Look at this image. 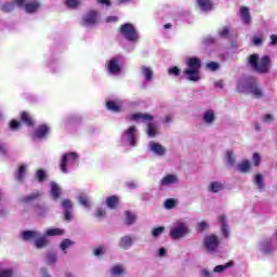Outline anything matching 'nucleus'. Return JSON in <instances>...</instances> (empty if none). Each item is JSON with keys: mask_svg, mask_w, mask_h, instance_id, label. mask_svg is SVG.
<instances>
[{"mask_svg": "<svg viewBox=\"0 0 277 277\" xmlns=\"http://www.w3.org/2000/svg\"><path fill=\"white\" fill-rule=\"evenodd\" d=\"M157 256H159L160 259H166V256H168V249L163 247L159 248L157 251Z\"/></svg>", "mask_w": 277, "mask_h": 277, "instance_id": "58", "label": "nucleus"}, {"mask_svg": "<svg viewBox=\"0 0 277 277\" xmlns=\"http://www.w3.org/2000/svg\"><path fill=\"white\" fill-rule=\"evenodd\" d=\"M98 18H101L98 11H89L82 16V25L83 27H94L98 23Z\"/></svg>", "mask_w": 277, "mask_h": 277, "instance_id": "13", "label": "nucleus"}, {"mask_svg": "<svg viewBox=\"0 0 277 277\" xmlns=\"http://www.w3.org/2000/svg\"><path fill=\"white\" fill-rule=\"evenodd\" d=\"M118 246L119 248H121V250H129L133 246V237L129 235L122 236L119 240Z\"/></svg>", "mask_w": 277, "mask_h": 277, "instance_id": "26", "label": "nucleus"}, {"mask_svg": "<svg viewBox=\"0 0 277 277\" xmlns=\"http://www.w3.org/2000/svg\"><path fill=\"white\" fill-rule=\"evenodd\" d=\"M148 150L153 155H156V157H164V155L168 153V149L166 148V146L155 141H151L148 143Z\"/></svg>", "mask_w": 277, "mask_h": 277, "instance_id": "14", "label": "nucleus"}, {"mask_svg": "<svg viewBox=\"0 0 277 277\" xmlns=\"http://www.w3.org/2000/svg\"><path fill=\"white\" fill-rule=\"evenodd\" d=\"M253 184L255 185L258 192H265V176H263V174L256 173L253 176Z\"/></svg>", "mask_w": 277, "mask_h": 277, "instance_id": "22", "label": "nucleus"}, {"mask_svg": "<svg viewBox=\"0 0 277 277\" xmlns=\"http://www.w3.org/2000/svg\"><path fill=\"white\" fill-rule=\"evenodd\" d=\"M47 263L48 265H55V263H57V255L54 253H49L47 255Z\"/></svg>", "mask_w": 277, "mask_h": 277, "instance_id": "49", "label": "nucleus"}, {"mask_svg": "<svg viewBox=\"0 0 277 277\" xmlns=\"http://www.w3.org/2000/svg\"><path fill=\"white\" fill-rule=\"evenodd\" d=\"M121 35L129 42H137L140 40V34L132 24H123L120 27Z\"/></svg>", "mask_w": 277, "mask_h": 277, "instance_id": "7", "label": "nucleus"}, {"mask_svg": "<svg viewBox=\"0 0 277 277\" xmlns=\"http://www.w3.org/2000/svg\"><path fill=\"white\" fill-rule=\"evenodd\" d=\"M40 235L41 234L38 230H26L23 232L22 237L24 241H36Z\"/></svg>", "mask_w": 277, "mask_h": 277, "instance_id": "27", "label": "nucleus"}, {"mask_svg": "<svg viewBox=\"0 0 277 277\" xmlns=\"http://www.w3.org/2000/svg\"><path fill=\"white\" fill-rule=\"evenodd\" d=\"M121 144L132 147L137 146V128H135V126H131L123 131L121 135Z\"/></svg>", "mask_w": 277, "mask_h": 277, "instance_id": "6", "label": "nucleus"}, {"mask_svg": "<svg viewBox=\"0 0 277 277\" xmlns=\"http://www.w3.org/2000/svg\"><path fill=\"white\" fill-rule=\"evenodd\" d=\"M64 233L63 228H49L44 232V235L45 237H61Z\"/></svg>", "mask_w": 277, "mask_h": 277, "instance_id": "33", "label": "nucleus"}, {"mask_svg": "<svg viewBox=\"0 0 277 277\" xmlns=\"http://www.w3.org/2000/svg\"><path fill=\"white\" fill-rule=\"evenodd\" d=\"M248 65L255 72L267 75L272 68V58L267 55L260 57L259 54H251L248 57Z\"/></svg>", "mask_w": 277, "mask_h": 277, "instance_id": "2", "label": "nucleus"}, {"mask_svg": "<svg viewBox=\"0 0 277 277\" xmlns=\"http://www.w3.org/2000/svg\"><path fill=\"white\" fill-rule=\"evenodd\" d=\"M189 235V226L184 221H176L170 228V237L172 239H183Z\"/></svg>", "mask_w": 277, "mask_h": 277, "instance_id": "5", "label": "nucleus"}, {"mask_svg": "<svg viewBox=\"0 0 277 277\" xmlns=\"http://www.w3.org/2000/svg\"><path fill=\"white\" fill-rule=\"evenodd\" d=\"M217 120V115L213 108H208L201 114V122L205 127H213Z\"/></svg>", "mask_w": 277, "mask_h": 277, "instance_id": "12", "label": "nucleus"}, {"mask_svg": "<svg viewBox=\"0 0 277 277\" xmlns=\"http://www.w3.org/2000/svg\"><path fill=\"white\" fill-rule=\"evenodd\" d=\"M213 273H214V272H209L208 269H203V271L201 272V274H202L203 277H213Z\"/></svg>", "mask_w": 277, "mask_h": 277, "instance_id": "63", "label": "nucleus"}, {"mask_svg": "<svg viewBox=\"0 0 277 277\" xmlns=\"http://www.w3.org/2000/svg\"><path fill=\"white\" fill-rule=\"evenodd\" d=\"M106 215V211L103 208H97L94 213V217H97V220H103Z\"/></svg>", "mask_w": 277, "mask_h": 277, "instance_id": "50", "label": "nucleus"}, {"mask_svg": "<svg viewBox=\"0 0 277 277\" xmlns=\"http://www.w3.org/2000/svg\"><path fill=\"white\" fill-rule=\"evenodd\" d=\"M49 130L47 124L39 126L34 133V140H44L49 135Z\"/></svg>", "mask_w": 277, "mask_h": 277, "instance_id": "23", "label": "nucleus"}, {"mask_svg": "<svg viewBox=\"0 0 277 277\" xmlns=\"http://www.w3.org/2000/svg\"><path fill=\"white\" fill-rule=\"evenodd\" d=\"M223 162L226 168H235L237 163V157L235 156V153H233V150L225 151Z\"/></svg>", "mask_w": 277, "mask_h": 277, "instance_id": "18", "label": "nucleus"}, {"mask_svg": "<svg viewBox=\"0 0 277 277\" xmlns=\"http://www.w3.org/2000/svg\"><path fill=\"white\" fill-rule=\"evenodd\" d=\"M220 247V238L213 234L203 238L202 248L206 252L213 254Z\"/></svg>", "mask_w": 277, "mask_h": 277, "instance_id": "8", "label": "nucleus"}, {"mask_svg": "<svg viewBox=\"0 0 277 277\" xmlns=\"http://www.w3.org/2000/svg\"><path fill=\"white\" fill-rule=\"evenodd\" d=\"M251 42L254 44V47H261V44H263V37L253 36L251 38Z\"/></svg>", "mask_w": 277, "mask_h": 277, "instance_id": "54", "label": "nucleus"}, {"mask_svg": "<svg viewBox=\"0 0 277 277\" xmlns=\"http://www.w3.org/2000/svg\"><path fill=\"white\" fill-rule=\"evenodd\" d=\"M140 76L143 77V79H144V81H146V83H150V81H153V79H155V71L153 70V67L142 65L140 67Z\"/></svg>", "mask_w": 277, "mask_h": 277, "instance_id": "16", "label": "nucleus"}, {"mask_svg": "<svg viewBox=\"0 0 277 277\" xmlns=\"http://www.w3.org/2000/svg\"><path fill=\"white\" fill-rule=\"evenodd\" d=\"M219 36L221 38H228V36H230V28H228V26L220 28Z\"/></svg>", "mask_w": 277, "mask_h": 277, "instance_id": "48", "label": "nucleus"}, {"mask_svg": "<svg viewBox=\"0 0 277 277\" xmlns=\"http://www.w3.org/2000/svg\"><path fill=\"white\" fill-rule=\"evenodd\" d=\"M36 179H37V181H39V183H42V181H44V179H47V171L38 170L36 172Z\"/></svg>", "mask_w": 277, "mask_h": 277, "instance_id": "51", "label": "nucleus"}, {"mask_svg": "<svg viewBox=\"0 0 277 277\" xmlns=\"http://www.w3.org/2000/svg\"><path fill=\"white\" fill-rule=\"evenodd\" d=\"M65 5H67L70 10H75L81 5V0H65Z\"/></svg>", "mask_w": 277, "mask_h": 277, "instance_id": "44", "label": "nucleus"}, {"mask_svg": "<svg viewBox=\"0 0 277 277\" xmlns=\"http://www.w3.org/2000/svg\"><path fill=\"white\" fill-rule=\"evenodd\" d=\"M208 189L209 192H212V194H217L224 189V184L222 182L214 181L208 185Z\"/></svg>", "mask_w": 277, "mask_h": 277, "instance_id": "32", "label": "nucleus"}, {"mask_svg": "<svg viewBox=\"0 0 277 277\" xmlns=\"http://www.w3.org/2000/svg\"><path fill=\"white\" fill-rule=\"evenodd\" d=\"M17 8H23L27 14H36L40 10L38 0H15Z\"/></svg>", "mask_w": 277, "mask_h": 277, "instance_id": "9", "label": "nucleus"}, {"mask_svg": "<svg viewBox=\"0 0 277 277\" xmlns=\"http://www.w3.org/2000/svg\"><path fill=\"white\" fill-rule=\"evenodd\" d=\"M123 105H124V102H122V100H115V101L106 102L107 109L109 111H114L115 114H118V111H122Z\"/></svg>", "mask_w": 277, "mask_h": 277, "instance_id": "19", "label": "nucleus"}, {"mask_svg": "<svg viewBox=\"0 0 277 277\" xmlns=\"http://www.w3.org/2000/svg\"><path fill=\"white\" fill-rule=\"evenodd\" d=\"M62 207L64 209V217L66 222H72V201L65 199L62 201Z\"/></svg>", "mask_w": 277, "mask_h": 277, "instance_id": "17", "label": "nucleus"}, {"mask_svg": "<svg viewBox=\"0 0 277 277\" xmlns=\"http://www.w3.org/2000/svg\"><path fill=\"white\" fill-rule=\"evenodd\" d=\"M27 168H28L27 164L19 166L15 174L16 181H18L19 183H23L25 181V175L27 174Z\"/></svg>", "mask_w": 277, "mask_h": 277, "instance_id": "31", "label": "nucleus"}, {"mask_svg": "<svg viewBox=\"0 0 277 277\" xmlns=\"http://www.w3.org/2000/svg\"><path fill=\"white\" fill-rule=\"evenodd\" d=\"M168 72L171 77H179V75H181V69L179 67H171L168 69Z\"/></svg>", "mask_w": 277, "mask_h": 277, "instance_id": "55", "label": "nucleus"}, {"mask_svg": "<svg viewBox=\"0 0 277 277\" xmlns=\"http://www.w3.org/2000/svg\"><path fill=\"white\" fill-rule=\"evenodd\" d=\"M124 274H127V266H124L123 264H115L110 268V276L120 277L124 276Z\"/></svg>", "mask_w": 277, "mask_h": 277, "instance_id": "25", "label": "nucleus"}, {"mask_svg": "<svg viewBox=\"0 0 277 277\" xmlns=\"http://www.w3.org/2000/svg\"><path fill=\"white\" fill-rule=\"evenodd\" d=\"M163 230H166V227H156L153 229L151 235L153 237H160Z\"/></svg>", "mask_w": 277, "mask_h": 277, "instance_id": "56", "label": "nucleus"}, {"mask_svg": "<svg viewBox=\"0 0 277 277\" xmlns=\"http://www.w3.org/2000/svg\"><path fill=\"white\" fill-rule=\"evenodd\" d=\"M197 5L201 12H211L213 10V1L211 0H197Z\"/></svg>", "mask_w": 277, "mask_h": 277, "instance_id": "28", "label": "nucleus"}, {"mask_svg": "<svg viewBox=\"0 0 277 277\" xmlns=\"http://www.w3.org/2000/svg\"><path fill=\"white\" fill-rule=\"evenodd\" d=\"M50 187H51V190H50L51 197L53 198V200H57V198L62 196V188L55 182H51Z\"/></svg>", "mask_w": 277, "mask_h": 277, "instance_id": "29", "label": "nucleus"}, {"mask_svg": "<svg viewBox=\"0 0 277 277\" xmlns=\"http://www.w3.org/2000/svg\"><path fill=\"white\" fill-rule=\"evenodd\" d=\"M107 70L110 75H120L122 68L120 67V57H113L107 64Z\"/></svg>", "mask_w": 277, "mask_h": 277, "instance_id": "15", "label": "nucleus"}, {"mask_svg": "<svg viewBox=\"0 0 277 277\" xmlns=\"http://www.w3.org/2000/svg\"><path fill=\"white\" fill-rule=\"evenodd\" d=\"M252 163L253 166H255V168H259V166H261V155H259V153L253 154Z\"/></svg>", "mask_w": 277, "mask_h": 277, "instance_id": "53", "label": "nucleus"}, {"mask_svg": "<svg viewBox=\"0 0 277 277\" xmlns=\"http://www.w3.org/2000/svg\"><path fill=\"white\" fill-rule=\"evenodd\" d=\"M240 16L246 25H250V21H252V18L250 17V9H248L247 6H241Z\"/></svg>", "mask_w": 277, "mask_h": 277, "instance_id": "35", "label": "nucleus"}, {"mask_svg": "<svg viewBox=\"0 0 277 277\" xmlns=\"http://www.w3.org/2000/svg\"><path fill=\"white\" fill-rule=\"evenodd\" d=\"M38 196H40V193H32L31 195H27L25 197L22 198V202H32V200H36V198H38Z\"/></svg>", "mask_w": 277, "mask_h": 277, "instance_id": "47", "label": "nucleus"}, {"mask_svg": "<svg viewBox=\"0 0 277 277\" xmlns=\"http://www.w3.org/2000/svg\"><path fill=\"white\" fill-rule=\"evenodd\" d=\"M15 8H16V1L14 0L13 2H6L2 4L0 10L2 12L10 13V12H14Z\"/></svg>", "mask_w": 277, "mask_h": 277, "instance_id": "39", "label": "nucleus"}, {"mask_svg": "<svg viewBox=\"0 0 277 277\" xmlns=\"http://www.w3.org/2000/svg\"><path fill=\"white\" fill-rule=\"evenodd\" d=\"M130 120H133L134 122H148L147 135L149 137H155L156 135H159V126L153 122L151 115L144 113H135L130 115Z\"/></svg>", "mask_w": 277, "mask_h": 277, "instance_id": "4", "label": "nucleus"}, {"mask_svg": "<svg viewBox=\"0 0 277 277\" xmlns=\"http://www.w3.org/2000/svg\"><path fill=\"white\" fill-rule=\"evenodd\" d=\"M35 211L39 217H44L49 211V208H47V206H38Z\"/></svg>", "mask_w": 277, "mask_h": 277, "instance_id": "43", "label": "nucleus"}, {"mask_svg": "<svg viewBox=\"0 0 277 277\" xmlns=\"http://www.w3.org/2000/svg\"><path fill=\"white\" fill-rule=\"evenodd\" d=\"M217 222L221 224V233L223 237H229L230 228H228V224L226 223V215L224 214L219 215Z\"/></svg>", "mask_w": 277, "mask_h": 277, "instance_id": "24", "label": "nucleus"}, {"mask_svg": "<svg viewBox=\"0 0 277 277\" xmlns=\"http://www.w3.org/2000/svg\"><path fill=\"white\" fill-rule=\"evenodd\" d=\"M277 44V36L276 35H272L271 36V45L272 47H276Z\"/></svg>", "mask_w": 277, "mask_h": 277, "instance_id": "64", "label": "nucleus"}, {"mask_svg": "<svg viewBox=\"0 0 277 277\" xmlns=\"http://www.w3.org/2000/svg\"><path fill=\"white\" fill-rule=\"evenodd\" d=\"M79 203L84 207V209H90L92 205L90 203V197L85 194H80L78 197Z\"/></svg>", "mask_w": 277, "mask_h": 277, "instance_id": "36", "label": "nucleus"}, {"mask_svg": "<svg viewBox=\"0 0 277 277\" xmlns=\"http://www.w3.org/2000/svg\"><path fill=\"white\" fill-rule=\"evenodd\" d=\"M228 267H233V261L224 264V265H217L214 267L213 273L214 274H223V272H226Z\"/></svg>", "mask_w": 277, "mask_h": 277, "instance_id": "40", "label": "nucleus"}, {"mask_svg": "<svg viewBox=\"0 0 277 277\" xmlns=\"http://www.w3.org/2000/svg\"><path fill=\"white\" fill-rule=\"evenodd\" d=\"M263 122H265L266 124H272V122H274V115H264Z\"/></svg>", "mask_w": 277, "mask_h": 277, "instance_id": "59", "label": "nucleus"}, {"mask_svg": "<svg viewBox=\"0 0 277 277\" xmlns=\"http://www.w3.org/2000/svg\"><path fill=\"white\" fill-rule=\"evenodd\" d=\"M77 159H79L77 153L63 155V159L61 161V172H63V174H67L68 168H70L74 163H77Z\"/></svg>", "mask_w": 277, "mask_h": 277, "instance_id": "11", "label": "nucleus"}, {"mask_svg": "<svg viewBox=\"0 0 277 277\" xmlns=\"http://www.w3.org/2000/svg\"><path fill=\"white\" fill-rule=\"evenodd\" d=\"M210 226L211 224L209 223V221H201L197 223V230L198 233H203V230H207Z\"/></svg>", "mask_w": 277, "mask_h": 277, "instance_id": "45", "label": "nucleus"}, {"mask_svg": "<svg viewBox=\"0 0 277 277\" xmlns=\"http://www.w3.org/2000/svg\"><path fill=\"white\" fill-rule=\"evenodd\" d=\"M49 243V240H47V236L40 234V236L35 241V248L41 249L44 248Z\"/></svg>", "mask_w": 277, "mask_h": 277, "instance_id": "37", "label": "nucleus"}, {"mask_svg": "<svg viewBox=\"0 0 277 277\" xmlns=\"http://www.w3.org/2000/svg\"><path fill=\"white\" fill-rule=\"evenodd\" d=\"M207 68L209 70H217L220 68V64H217L216 62H210L207 64Z\"/></svg>", "mask_w": 277, "mask_h": 277, "instance_id": "60", "label": "nucleus"}, {"mask_svg": "<svg viewBox=\"0 0 277 277\" xmlns=\"http://www.w3.org/2000/svg\"><path fill=\"white\" fill-rule=\"evenodd\" d=\"M237 90L242 94H249L252 98L261 100L265 96L263 88L254 77L240 79L237 83Z\"/></svg>", "mask_w": 277, "mask_h": 277, "instance_id": "1", "label": "nucleus"}, {"mask_svg": "<svg viewBox=\"0 0 277 277\" xmlns=\"http://www.w3.org/2000/svg\"><path fill=\"white\" fill-rule=\"evenodd\" d=\"M176 184H179V176L174 174H167L160 181V185H162V187H171V185Z\"/></svg>", "mask_w": 277, "mask_h": 277, "instance_id": "20", "label": "nucleus"}, {"mask_svg": "<svg viewBox=\"0 0 277 277\" xmlns=\"http://www.w3.org/2000/svg\"><path fill=\"white\" fill-rule=\"evenodd\" d=\"M135 220H137V217L133 214V212H126V224L131 226V224H135Z\"/></svg>", "mask_w": 277, "mask_h": 277, "instance_id": "42", "label": "nucleus"}, {"mask_svg": "<svg viewBox=\"0 0 277 277\" xmlns=\"http://www.w3.org/2000/svg\"><path fill=\"white\" fill-rule=\"evenodd\" d=\"M10 129L12 131H18V129H21V121H17V120H12L10 122Z\"/></svg>", "mask_w": 277, "mask_h": 277, "instance_id": "57", "label": "nucleus"}, {"mask_svg": "<svg viewBox=\"0 0 277 277\" xmlns=\"http://www.w3.org/2000/svg\"><path fill=\"white\" fill-rule=\"evenodd\" d=\"M94 256H104V254L107 253V247L105 246H100L93 251Z\"/></svg>", "mask_w": 277, "mask_h": 277, "instance_id": "46", "label": "nucleus"}, {"mask_svg": "<svg viewBox=\"0 0 277 277\" xmlns=\"http://www.w3.org/2000/svg\"><path fill=\"white\" fill-rule=\"evenodd\" d=\"M0 277H14V268L0 263Z\"/></svg>", "mask_w": 277, "mask_h": 277, "instance_id": "30", "label": "nucleus"}, {"mask_svg": "<svg viewBox=\"0 0 277 277\" xmlns=\"http://www.w3.org/2000/svg\"><path fill=\"white\" fill-rule=\"evenodd\" d=\"M71 246H72V241H70V239H64L61 242V250H63V252H66V250H68V248Z\"/></svg>", "mask_w": 277, "mask_h": 277, "instance_id": "52", "label": "nucleus"}, {"mask_svg": "<svg viewBox=\"0 0 277 277\" xmlns=\"http://www.w3.org/2000/svg\"><path fill=\"white\" fill-rule=\"evenodd\" d=\"M258 250L262 252V254H274L276 251V247L274 246V239L272 237L261 239L258 242Z\"/></svg>", "mask_w": 277, "mask_h": 277, "instance_id": "10", "label": "nucleus"}, {"mask_svg": "<svg viewBox=\"0 0 277 277\" xmlns=\"http://www.w3.org/2000/svg\"><path fill=\"white\" fill-rule=\"evenodd\" d=\"M127 187L129 189H137V183H135V182H128L127 183Z\"/></svg>", "mask_w": 277, "mask_h": 277, "instance_id": "62", "label": "nucleus"}, {"mask_svg": "<svg viewBox=\"0 0 277 277\" xmlns=\"http://www.w3.org/2000/svg\"><path fill=\"white\" fill-rule=\"evenodd\" d=\"M176 205H177L176 199H172V198L166 199L164 202H163V207H164V209H167L168 211L174 209V207H176Z\"/></svg>", "mask_w": 277, "mask_h": 277, "instance_id": "41", "label": "nucleus"}, {"mask_svg": "<svg viewBox=\"0 0 277 277\" xmlns=\"http://www.w3.org/2000/svg\"><path fill=\"white\" fill-rule=\"evenodd\" d=\"M236 170L241 174H250L252 172V163H250V160H242L236 164Z\"/></svg>", "mask_w": 277, "mask_h": 277, "instance_id": "21", "label": "nucleus"}, {"mask_svg": "<svg viewBox=\"0 0 277 277\" xmlns=\"http://www.w3.org/2000/svg\"><path fill=\"white\" fill-rule=\"evenodd\" d=\"M118 202H119V199H118V196L116 195H113L105 199V205L106 207H108V209H116L118 207Z\"/></svg>", "mask_w": 277, "mask_h": 277, "instance_id": "34", "label": "nucleus"}, {"mask_svg": "<svg viewBox=\"0 0 277 277\" xmlns=\"http://www.w3.org/2000/svg\"><path fill=\"white\" fill-rule=\"evenodd\" d=\"M172 120H174V117H172V115H166L163 118L164 124H170V122H172Z\"/></svg>", "mask_w": 277, "mask_h": 277, "instance_id": "61", "label": "nucleus"}, {"mask_svg": "<svg viewBox=\"0 0 277 277\" xmlns=\"http://www.w3.org/2000/svg\"><path fill=\"white\" fill-rule=\"evenodd\" d=\"M21 119L22 121H24V123L27 126V127H34V118H31V115L28 114V113H22L21 114Z\"/></svg>", "mask_w": 277, "mask_h": 277, "instance_id": "38", "label": "nucleus"}, {"mask_svg": "<svg viewBox=\"0 0 277 277\" xmlns=\"http://www.w3.org/2000/svg\"><path fill=\"white\" fill-rule=\"evenodd\" d=\"M186 66L187 68L183 70L185 79L193 82L200 81V60L197 57H188L186 60Z\"/></svg>", "mask_w": 277, "mask_h": 277, "instance_id": "3", "label": "nucleus"}]
</instances>
